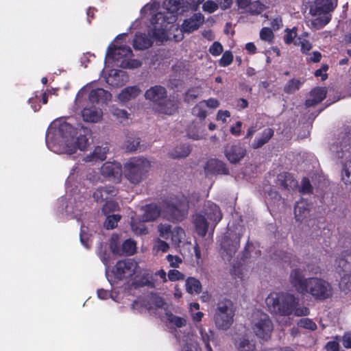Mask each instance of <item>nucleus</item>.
<instances>
[{"instance_id":"f03ea898","label":"nucleus","mask_w":351,"mask_h":351,"mask_svg":"<svg viewBox=\"0 0 351 351\" xmlns=\"http://www.w3.org/2000/svg\"><path fill=\"white\" fill-rule=\"evenodd\" d=\"M266 304L270 311L281 316L308 315L310 313L307 307H297L299 299L293 294L287 292H271L266 298Z\"/></svg>"},{"instance_id":"338daca9","label":"nucleus","mask_w":351,"mask_h":351,"mask_svg":"<svg viewBox=\"0 0 351 351\" xmlns=\"http://www.w3.org/2000/svg\"><path fill=\"white\" fill-rule=\"evenodd\" d=\"M112 114L114 117L120 119H128V113L125 110H122L119 108H114L112 110Z\"/></svg>"},{"instance_id":"69168bd1","label":"nucleus","mask_w":351,"mask_h":351,"mask_svg":"<svg viewBox=\"0 0 351 351\" xmlns=\"http://www.w3.org/2000/svg\"><path fill=\"white\" fill-rule=\"evenodd\" d=\"M343 346L346 348H351V332H346L342 336Z\"/></svg>"},{"instance_id":"13d9d810","label":"nucleus","mask_w":351,"mask_h":351,"mask_svg":"<svg viewBox=\"0 0 351 351\" xmlns=\"http://www.w3.org/2000/svg\"><path fill=\"white\" fill-rule=\"evenodd\" d=\"M328 68L329 66L327 64H322L321 68L315 71V76L321 77L322 81L326 80L328 78L326 71L328 70Z\"/></svg>"},{"instance_id":"20e7f679","label":"nucleus","mask_w":351,"mask_h":351,"mask_svg":"<svg viewBox=\"0 0 351 351\" xmlns=\"http://www.w3.org/2000/svg\"><path fill=\"white\" fill-rule=\"evenodd\" d=\"M189 201L184 195H173L163 202L165 217L172 223H178L186 218L189 213Z\"/></svg>"},{"instance_id":"4be33fe9","label":"nucleus","mask_w":351,"mask_h":351,"mask_svg":"<svg viewBox=\"0 0 351 351\" xmlns=\"http://www.w3.org/2000/svg\"><path fill=\"white\" fill-rule=\"evenodd\" d=\"M204 17L200 14H195L191 18L185 19L182 23V30L191 33L199 28L203 23Z\"/></svg>"},{"instance_id":"6ab92c4d","label":"nucleus","mask_w":351,"mask_h":351,"mask_svg":"<svg viewBox=\"0 0 351 351\" xmlns=\"http://www.w3.org/2000/svg\"><path fill=\"white\" fill-rule=\"evenodd\" d=\"M326 88L316 87L310 92V98L306 99V108L313 107L321 103L326 97Z\"/></svg>"},{"instance_id":"1a4fd4ad","label":"nucleus","mask_w":351,"mask_h":351,"mask_svg":"<svg viewBox=\"0 0 351 351\" xmlns=\"http://www.w3.org/2000/svg\"><path fill=\"white\" fill-rule=\"evenodd\" d=\"M119 237L113 234L110 239V247L113 254L119 255L131 256L136 252V242L131 239L124 241L121 246L119 245Z\"/></svg>"},{"instance_id":"c85d7f7f","label":"nucleus","mask_w":351,"mask_h":351,"mask_svg":"<svg viewBox=\"0 0 351 351\" xmlns=\"http://www.w3.org/2000/svg\"><path fill=\"white\" fill-rule=\"evenodd\" d=\"M234 345L239 351H254L256 345L246 336L235 339Z\"/></svg>"},{"instance_id":"f257e3e1","label":"nucleus","mask_w":351,"mask_h":351,"mask_svg":"<svg viewBox=\"0 0 351 351\" xmlns=\"http://www.w3.org/2000/svg\"><path fill=\"white\" fill-rule=\"evenodd\" d=\"M289 282L298 293L308 294L315 301L324 302L331 299L334 295L330 282L319 277L305 278L303 270L300 268L291 271Z\"/></svg>"},{"instance_id":"412c9836","label":"nucleus","mask_w":351,"mask_h":351,"mask_svg":"<svg viewBox=\"0 0 351 351\" xmlns=\"http://www.w3.org/2000/svg\"><path fill=\"white\" fill-rule=\"evenodd\" d=\"M153 45L152 38L146 34L136 32L133 40V47L137 50H144L151 47Z\"/></svg>"},{"instance_id":"0e129e2a","label":"nucleus","mask_w":351,"mask_h":351,"mask_svg":"<svg viewBox=\"0 0 351 351\" xmlns=\"http://www.w3.org/2000/svg\"><path fill=\"white\" fill-rule=\"evenodd\" d=\"M339 343L337 341H330L324 347L327 351H339Z\"/></svg>"},{"instance_id":"58836bf2","label":"nucleus","mask_w":351,"mask_h":351,"mask_svg":"<svg viewBox=\"0 0 351 351\" xmlns=\"http://www.w3.org/2000/svg\"><path fill=\"white\" fill-rule=\"evenodd\" d=\"M166 315L168 322L178 328L183 327L186 324V320L184 318L175 315L170 311L167 312Z\"/></svg>"},{"instance_id":"e433bc0d","label":"nucleus","mask_w":351,"mask_h":351,"mask_svg":"<svg viewBox=\"0 0 351 351\" xmlns=\"http://www.w3.org/2000/svg\"><path fill=\"white\" fill-rule=\"evenodd\" d=\"M182 0H165L164 5L169 13L179 14L184 11L181 6Z\"/></svg>"},{"instance_id":"5fc2aeb1","label":"nucleus","mask_w":351,"mask_h":351,"mask_svg":"<svg viewBox=\"0 0 351 351\" xmlns=\"http://www.w3.org/2000/svg\"><path fill=\"white\" fill-rule=\"evenodd\" d=\"M152 37L158 41L162 42L163 40H166L167 33L163 29L155 27L152 30Z\"/></svg>"},{"instance_id":"a19ab883","label":"nucleus","mask_w":351,"mask_h":351,"mask_svg":"<svg viewBox=\"0 0 351 351\" xmlns=\"http://www.w3.org/2000/svg\"><path fill=\"white\" fill-rule=\"evenodd\" d=\"M145 221L135 222L131 223L133 232L136 235H145L148 234V230L145 226Z\"/></svg>"},{"instance_id":"de8ad7c7","label":"nucleus","mask_w":351,"mask_h":351,"mask_svg":"<svg viewBox=\"0 0 351 351\" xmlns=\"http://www.w3.org/2000/svg\"><path fill=\"white\" fill-rule=\"evenodd\" d=\"M233 61V55L230 51H226L219 61L221 66L226 67L232 64Z\"/></svg>"},{"instance_id":"a211bd4d","label":"nucleus","mask_w":351,"mask_h":351,"mask_svg":"<svg viewBox=\"0 0 351 351\" xmlns=\"http://www.w3.org/2000/svg\"><path fill=\"white\" fill-rule=\"evenodd\" d=\"M242 233L239 232L235 235L234 241H232L228 237H224L221 243V248L230 256L232 257L240 246V241Z\"/></svg>"},{"instance_id":"7ed1b4c3","label":"nucleus","mask_w":351,"mask_h":351,"mask_svg":"<svg viewBox=\"0 0 351 351\" xmlns=\"http://www.w3.org/2000/svg\"><path fill=\"white\" fill-rule=\"evenodd\" d=\"M145 99L156 106V110L162 114L171 115L178 110L176 102L168 98V93L165 87L154 85L145 90Z\"/></svg>"},{"instance_id":"3c124183","label":"nucleus","mask_w":351,"mask_h":351,"mask_svg":"<svg viewBox=\"0 0 351 351\" xmlns=\"http://www.w3.org/2000/svg\"><path fill=\"white\" fill-rule=\"evenodd\" d=\"M313 191V188L310 182V180L307 178H304L302 180V185L300 189V192L302 194H310Z\"/></svg>"},{"instance_id":"f704fd0d","label":"nucleus","mask_w":351,"mask_h":351,"mask_svg":"<svg viewBox=\"0 0 351 351\" xmlns=\"http://www.w3.org/2000/svg\"><path fill=\"white\" fill-rule=\"evenodd\" d=\"M141 139L138 137L129 136L125 141V148L128 152H135L139 150L140 152L144 150L143 145H141Z\"/></svg>"},{"instance_id":"ea45409f","label":"nucleus","mask_w":351,"mask_h":351,"mask_svg":"<svg viewBox=\"0 0 351 351\" xmlns=\"http://www.w3.org/2000/svg\"><path fill=\"white\" fill-rule=\"evenodd\" d=\"M121 219V215H107V217L104 221V226L107 230H112L117 226L118 221Z\"/></svg>"},{"instance_id":"423d86ee","label":"nucleus","mask_w":351,"mask_h":351,"mask_svg":"<svg viewBox=\"0 0 351 351\" xmlns=\"http://www.w3.org/2000/svg\"><path fill=\"white\" fill-rule=\"evenodd\" d=\"M150 167V162L144 157L130 158L123 165V174L131 184L136 185L145 179Z\"/></svg>"},{"instance_id":"79ce46f5","label":"nucleus","mask_w":351,"mask_h":351,"mask_svg":"<svg viewBox=\"0 0 351 351\" xmlns=\"http://www.w3.org/2000/svg\"><path fill=\"white\" fill-rule=\"evenodd\" d=\"M202 339L204 343L205 348L207 351H213L210 341L213 339L214 333L212 330H209L208 332L204 330H200Z\"/></svg>"},{"instance_id":"37998d69","label":"nucleus","mask_w":351,"mask_h":351,"mask_svg":"<svg viewBox=\"0 0 351 351\" xmlns=\"http://www.w3.org/2000/svg\"><path fill=\"white\" fill-rule=\"evenodd\" d=\"M308 210L304 206L298 203L294 208V214L296 221H302L306 217Z\"/></svg>"},{"instance_id":"5701e85b","label":"nucleus","mask_w":351,"mask_h":351,"mask_svg":"<svg viewBox=\"0 0 351 351\" xmlns=\"http://www.w3.org/2000/svg\"><path fill=\"white\" fill-rule=\"evenodd\" d=\"M110 93L101 88L92 90L88 95V99L92 104L99 102L106 103L110 97Z\"/></svg>"},{"instance_id":"72a5a7b5","label":"nucleus","mask_w":351,"mask_h":351,"mask_svg":"<svg viewBox=\"0 0 351 351\" xmlns=\"http://www.w3.org/2000/svg\"><path fill=\"white\" fill-rule=\"evenodd\" d=\"M82 117L85 121L96 123L101 118L100 113L93 108H85L82 111Z\"/></svg>"},{"instance_id":"2eb2a0df","label":"nucleus","mask_w":351,"mask_h":351,"mask_svg":"<svg viewBox=\"0 0 351 351\" xmlns=\"http://www.w3.org/2000/svg\"><path fill=\"white\" fill-rule=\"evenodd\" d=\"M133 56L132 50L129 46H117L110 45L106 51V58L113 61H119L123 58H130Z\"/></svg>"},{"instance_id":"680f3d73","label":"nucleus","mask_w":351,"mask_h":351,"mask_svg":"<svg viewBox=\"0 0 351 351\" xmlns=\"http://www.w3.org/2000/svg\"><path fill=\"white\" fill-rule=\"evenodd\" d=\"M28 103L30 104L34 112L40 110L41 106L40 104V99L38 95H35L34 97L29 98Z\"/></svg>"},{"instance_id":"0eeeda50","label":"nucleus","mask_w":351,"mask_h":351,"mask_svg":"<svg viewBox=\"0 0 351 351\" xmlns=\"http://www.w3.org/2000/svg\"><path fill=\"white\" fill-rule=\"evenodd\" d=\"M235 308L229 299H223L217 304L214 313V322L216 327L221 330H228L234 322Z\"/></svg>"},{"instance_id":"39448f33","label":"nucleus","mask_w":351,"mask_h":351,"mask_svg":"<svg viewBox=\"0 0 351 351\" xmlns=\"http://www.w3.org/2000/svg\"><path fill=\"white\" fill-rule=\"evenodd\" d=\"M331 149L335 156L345 159L342 162L341 179L345 184H351V134H345L336 145H332Z\"/></svg>"},{"instance_id":"473e14b6","label":"nucleus","mask_w":351,"mask_h":351,"mask_svg":"<svg viewBox=\"0 0 351 351\" xmlns=\"http://www.w3.org/2000/svg\"><path fill=\"white\" fill-rule=\"evenodd\" d=\"M165 305L166 303L162 297L156 293H152L149 297L148 303L145 304V306L150 311L154 308H165Z\"/></svg>"},{"instance_id":"cd10ccee","label":"nucleus","mask_w":351,"mask_h":351,"mask_svg":"<svg viewBox=\"0 0 351 351\" xmlns=\"http://www.w3.org/2000/svg\"><path fill=\"white\" fill-rule=\"evenodd\" d=\"M206 219L213 221L216 225L222 218L220 208L215 204H210L205 209Z\"/></svg>"},{"instance_id":"aec40b11","label":"nucleus","mask_w":351,"mask_h":351,"mask_svg":"<svg viewBox=\"0 0 351 351\" xmlns=\"http://www.w3.org/2000/svg\"><path fill=\"white\" fill-rule=\"evenodd\" d=\"M274 135V130L272 128H265L261 134H258L254 138L253 142L251 144V147L254 149H257L262 147L269 141Z\"/></svg>"},{"instance_id":"864d4df0","label":"nucleus","mask_w":351,"mask_h":351,"mask_svg":"<svg viewBox=\"0 0 351 351\" xmlns=\"http://www.w3.org/2000/svg\"><path fill=\"white\" fill-rule=\"evenodd\" d=\"M184 274L177 269H170L168 272V279L171 282L184 279Z\"/></svg>"},{"instance_id":"f3484780","label":"nucleus","mask_w":351,"mask_h":351,"mask_svg":"<svg viewBox=\"0 0 351 351\" xmlns=\"http://www.w3.org/2000/svg\"><path fill=\"white\" fill-rule=\"evenodd\" d=\"M117 189L112 185L100 186L93 193V197L97 202L107 201L117 195Z\"/></svg>"},{"instance_id":"052dcab7","label":"nucleus","mask_w":351,"mask_h":351,"mask_svg":"<svg viewBox=\"0 0 351 351\" xmlns=\"http://www.w3.org/2000/svg\"><path fill=\"white\" fill-rule=\"evenodd\" d=\"M197 97V94L194 88H189L184 94V100L186 103L193 101Z\"/></svg>"},{"instance_id":"774afa93","label":"nucleus","mask_w":351,"mask_h":351,"mask_svg":"<svg viewBox=\"0 0 351 351\" xmlns=\"http://www.w3.org/2000/svg\"><path fill=\"white\" fill-rule=\"evenodd\" d=\"M202 102V104L205 103L206 106L210 108H217L219 106V101L215 98H209L208 99L204 100Z\"/></svg>"},{"instance_id":"a878e982","label":"nucleus","mask_w":351,"mask_h":351,"mask_svg":"<svg viewBox=\"0 0 351 351\" xmlns=\"http://www.w3.org/2000/svg\"><path fill=\"white\" fill-rule=\"evenodd\" d=\"M160 207L156 204H150L146 205L142 219L143 221H153L160 216Z\"/></svg>"},{"instance_id":"bb28decb","label":"nucleus","mask_w":351,"mask_h":351,"mask_svg":"<svg viewBox=\"0 0 351 351\" xmlns=\"http://www.w3.org/2000/svg\"><path fill=\"white\" fill-rule=\"evenodd\" d=\"M107 146H97L94 151L85 158L86 162L104 161L106 158V154L108 152Z\"/></svg>"},{"instance_id":"4c0bfd02","label":"nucleus","mask_w":351,"mask_h":351,"mask_svg":"<svg viewBox=\"0 0 351 351\" xmlns=\"http://www.w3.org/2000/svg\"><path fill=\"white\" fill-rule=\"evenodd\" d=\"M75 144L71 149L72 151L75 152V149H79L80 150H85L88 145V138L86 134H80L74 141Z\"/></svg>"},{"instance_id":"6e6d98bb","label":"nucleus","mask_w":351,"mask_h":351,"mask_svg":"<svg viewBox=\"0 0 351 351\" xmlns=\"http://www.w3.org/2000/svg\"><path fill=\"white\" fill-rule=\"evenodd\" d=\"M217 3L212 0H208L203 3L202 8L204 11L208 13H213L218 9Z\"/></svg>"},{"instance_id":"e2e57ef3","label":"nucleus","mask_w":351,"mask_h":351,"mask_svg":"<svg viewBox=\"0 0 351 351\" xmlns=\"http://www.w3.org/2000/svg\"><path fill=\"white\" fill-rule=\"evenodd\" d=\"M242 125L243 123L241 121H237L235 125H233L230 128V133L234 136H239L241 134Z\"/></svg>"},{"instance_id":"09e8293b","label":"nucleus","mask_w":351,"mask_h":351,"mask_svg":"<svg viewBox=\"0 0 351 351\" xmlns=\"http://www.w3.org/2000/svg\"><path fill=\"white\" fill-rule=\"evenodd\" d=\"M118 207V204L113 200H107L103 206L101 210L105 215H108L110 213L115 211Z\"/></svg>"},{"instance_id":"dca6fc26","label":"nucleus","mask_w":351,"mask_h":351,"mask_svg":"<svg viewBox=\"0 0 351 351\" xmlns=\"http://www.w3.org/2000/svg\"><path fill=\"white\" fill-rule=\"evenodd\" d=\"M205 171L210 175H228L230 173L226 163L215 158L208 160L205 166Z\"/></svg>"},{"instance_id":"9d476101","label":"nucleus","mask_w":351,"mask_h":351,"mask_svg":"<svg viewBox=\"0 0 351 351\" xmlns=\"http://www.w3.org/2000/svg\"><path fill=\"white\" fill-rule=\"evenodd\" d=\"M336 264L343 273L341 282L344 284L345 289L351 291V250L343 252L341 256L336 260Z\"/></svg>"},{"instance_id":"4468645a","label":"nucleus","mask_w":351,"mask_h":351,"mask_svg":"<svg viewBox=\"0 0 351 351\" xmlns=\"http://www.w3.org/2000/svg\"><path fill=\"white\" fill-rule=\"evenodd\" d=\"M77 134V129L66 121L60 123L57 129V136L62 138L60 142L66 147H69L70 143L73 141Z\"/></svg>"},{"instance_id":"c03bdc74","label":"nucleus","mask_w":351,"mask_h":351,"mask_svg":"<svg viewBox=\"0 0 351 351\" xmlns=\"http://www.w3.org/2000/svg\"><path fill=\"white\" fill-rule=\"evenodd\" d=\"M192 113L193 115L199 118L200 120L205 119V118L207 116V112L205 110L202 104V102H199L193 107L192 110Z\"/></svg>"},{"instance_id":"393cba45","label":"nucleus","mask_w":351,"mask_h":351,"mask_svg":"<svg viewBox=\"0 0 351 351\" xmlns=\"http://www.w3.org/2000/svg\"><path fill=\"white\" fill-rule=\"evenodd\" d=\"M141 90L137 86H128L118 95V99L122 102H126L135 99Z\"/></svg>"},{"instance_id":"b1692460","label":"nucleus","mask_w":351,"mask_h":351,"mask_svg":"<svg viewBox=\"0 0 351 351\" xmlns=\"http://www.w3.org/2000/svg\"><path fill=\"white\" fill-rule=\"evenodd\" d=\"M193 222L197 234L200 237H204L208 228L207 219L202 214H195L193 217Z\"/></svg>"},{"instance_id":"9b49d317","label":"nucleus","mask_w":351,"mask_h":351,"mask_svg":"<svg viewBox=\"0 0 351 351\" xmlns=\"http://www.w3.org/2000/svg\"><path fill=\"white\" fill-rule=\"evenodd\" d=\"M136 263L132 258L118 261L112 269L114 276L117 280L131 277L135 272Z\"/></svg>"},{"instance_id":"8fccbe9b","label":"nucleus","mask_w":351,"mask_h":351,"mask_svg":"<svg viewBox=\"0 0 351 351\" xmlns=\"http://www.w3.org/2000/svg\"><path fill=\"white\" fill-rule=\"evenodd\" d=\"M294 45H297V46L300 45L301 51L303 53H306L312 48V45L308 40H307L306 39L301 40L300 38H299L298 40H295Z\"/></svg>"},{"instance_id":"4d7b16f0","label":"nucleus","mask_w":351,"mask_h":351,"mask_svg":"<svg viewBox=\"0 0 351 351\" xmlns=\"http://www.w3.org/2000/svg\"><path fill=\"white\" fill-rule=\"evenodd\" d=\"M223 46L218 42H214L209 48V52L214 56H219L223 52Z\"/></svg>"},{"instance_id":"ddd939ff","label":"nucleus","mask_w":351,"mask_h":351,"mask_svg":"<svg viewBox=\"0 0 351 351\" xmlns=\"http://www.w3.org/2000/svg\"><path fill=\"white\" fill-rule=\"evenodd\" d=\"M224 154L232 164L239 163L246 155L245 148L240 143L228 144L224 147Z\"/></svg>"},{"instance_id":"c9c22d12","label":"nucleus","mask_w":351,"mask_h":351,"mask_svg":"<svg viewBox=\"0 0 351 351\" xmlns=\"http://www.w3.org/2000/svg\"><path fill=\"white\" fill-rule=\"evenodd\" d=\"M303 82L295 78L289 80L284 86L283 90L285 93L291 95L294 94L302 86Z\"/></svg>"},{"instance_id":"c756f323","label":"nucleus","mask_w":351,"mask_h":351,"mask_svg":"<svg viewBox=\"0 0 351 351\" xmlns=\"http://www.w3.org/2000/svg\"><path fill=\"white\" fill-rule=\"evenodd\" d=\"M185 288L186 292L191 295L199 294L202 291L201 282L194 277H188L186 279Z\"/></svg>"},{"instance_id":"2f4dec72","label":"nucleus","mask_w":351,"mask_h":351,"mask_svg":"<svg viewBox=\"0 0 351 351\" xmlns=\"http://www.w3.org/2000/svg\"><path fill=\"white\" fill-rule=\"evenodd\" d=\"M278 180L280 182V186L287 190L294 189L297 186L298 183L293 176L287 172L280 174L278 176Z\"/></svg>"},{"instance_id":"a18cd8bd","label":"nucleus","mask_w":351,"mask_h":351,"mask_svg":"<svg viewBox=\"0 0 351 351\" xmlns=\"http://www.w3.org/2000/svg\"><path fill=\"white\" fill-rule=\"evenodd\" d=\"M297 30L298 28L296 27H293L291 29L287 28L285 29L286 34L283 38L285 44L290 45L294 41V39L297 36Z\"/></svg>"},{"instance_id":"f8f14e48","label":"nucleus","mask_w":351,"mask_h":351,"mask_svg":"<svg viewBox=\"0 0 351 351\" xmlns=\"http://www.w3.org/2000/svg\"><path fill=\"white\" fill-rule=\"evenodd\" d=\"M101 175L108 180L120 182L123 174V169L119 162H106L101 167Z\"/></svg>"},{"instance_id":"6e6552de","label":"nucleus","mask_w":351,"mask_h":351,"mask_svg":"<svg viewBox=\"0 0 351 351\" xmlns=\"http://www.w3.org/2000/svg\"><path fill=\"white\" fill-rule=\"evenodd\" d=\"M273 329V323L267 314H262L252 326L255 335L263 341H267L271 338Z\"/></svg>"},{"instance_id":"7c9ffc66","label":"nucleus","mask_w":351,"mask_h":351,"mask_svg":"<svg viewBox=\"0 0 351 351\" xmlns=\"http://www.w3.org/2000/svg\"><path fill=\"white\" fill-rule=\"evenodd\" d=\"M191 152L190 146L186 144H182L174 147L169 153V155L173 159L182 158L188 156Z\"/></svg>"},{"instance_id":"49530a36","label":"nucleus","mask_w":351,"mask_h":351,"mask_svg":"<svg viewBox=\"0 0 351 351\" xmlns=\"http://www.w3.org/2000/svg\"><path fill=\"white\" fill-rule=\"evenodd\" d=\"M300 327L314 331L317 329V324L309 318H302L298 322Z\"/></svg>"},{"instance_id":"603ef678","label":"nucleus","mask_w":351,"mask_h":351,"mask_svg":"<svg viewBox=\"0 0 351 351\" xmlns=\"http://www.w3.org/2000/svg\"><path fill=\"white\" fill-rule=\"evenodd\" d=\"M274 33L269 27H263L260 32V38L263 40L271 42L274 39Z\"/></svg>"},{"instance_id":"bf43d9fd","label":"nucleus","mask_w":351,"mask_h":351,"mask_svg":"<svg viewBox=\"0 0 351 351\" xmlns=\"http://www.w3.org/2000/svg\"><path fill=\"white\" fill-rule=\"evenodd\" d=\"M166 258L169 263L170 267L173 268L178 267L179 265L182 263V259L178 256L168 254Z\"/></svg>"}]
</instances>
